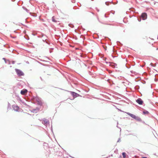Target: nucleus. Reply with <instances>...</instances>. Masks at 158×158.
<instances>
[{
	"label": "nucleus",
	"instance_id": "obj_1",
	"mask_svg": "<svg viewBox=\"0 0 158 158\" xmlns=\"http://www.w3.org/2000/svg\"><path fill=\"white\" fill-rule=\"evenodd\" d=\"M127 114L130 116L131 117L135 119L136 120L138 121H141V118L138 116H136L135 115L131 114L129 112H127Z\"/></svg>",
	"mask_w": 158,
	"mask_h": 158
},
{
	"label": "nucleus",
	"instance_id": "obj_2",
	"mask_svg": "<svg viewBox=\"0 0 158 158\" xmlns=\"http://www.w3.org/2000/svg\"><path fill=\"white\" fill-rule=\"evenodd\" d=\"M15 70L19 76L20 77L24 75V73L21 70L18 69H15Z\"/></svg>",
	"mask_w": 158,
	"mask_h": 158
},
{
	"label": "nucleus",
	"instance_id": "obj_3",
	"mask_svg": "<svg viewBox=\"0 0 158 158\" xmlns=\"http://www.w3.org/2000/svg\"><path fill=\"white\" fill-rule=\"evenodd\" d=\"M147 14L145 13H143L141 15V18L142 19L144 20L146 19L147 18Z\"/></svg>",
	"mask_w": 158,
	"mask_h": 158
},
{
	"label": "nucleus",
	"instance_id": "obj_4",
	"mask_svg": "<svg viewBox=\"0 0 158 158\" xmlns=\"http://www.w3.org/2000/svg\"><path fill=\"white\" fill-rule=\"evenodd\" d=\"M12 107L14 110L17 111L19 109V107L17 105H14L12 106Z\"/></svg>",
	"mask_w": 158,
	"mask_h": 158
},
{
	"label": "nucleus",
	"instance_id": "obj_5",
	"mask_svg": "<svg viewBox=\"0 0 158 158\" xmlns=\"http://www.w3.org/2000/svg\"><path fill=\"white\" fill-rule=\"evenodd\" d=\"M136 102L139 105H142L143 103V101L140 98H139L136 101Z\"/></svg>",
	"mask_w": 158,
	"mask_h": 158
},
{
	"label": "nucleus",
	"instance_id": "obj_6",
	"mask_svg": "<svg viewBox=\"0 0 158 158\" xmlns=\"http://www.w3.org/2000/svg\"><path fill=\"white\" fill-rule=\"evenodd\" d=\"M27 91L26 89H23L21 90L20 92L21 94L22 95H25L27 93Z\"/></svg>",
	"mask_w": 158,
	"mask_h": 158
},
{
	"label": "nucleus",
	"instance_id": "obj_7",
	"mask_svg": "<svg viewBox=\"0 0 158 158\" xmlns=\"http://www.w3.org/2000/svg\"><path fill=\"white\" fill-rule=\"evenodd\" d=\"M40 109V108L37 107L36 109H33L31 110V112L33 113H36L38 111H39Z\"/></svg>",
	"mask_w": 158,
	"mask_h": 158
},
{
	"label": "nucleus",
	"instance_id": "obj_8",
	"mask_svg": "<svg viewBox=\"0 0 158 158\" xmlns=\"http://www.w3.org/2000/svg\"><path fill=\"white\" fill-rule=\"evenodd\" d=\"M71 94L74 97H77L79 95L77 93H76L74 92H71Z\"/></svg>",
	"mask_w": 158,
	"mask_h": 158
},
{
	"label": "nucleus",
	"instance_id": "obj_9",
	"mask_svg": "<svg viewBox=\"0 0 158 158\" xmlns=\"http://www.w3.org/2000/svg\"><path fill=\"white\" fill-rule=\"evenodd\" d=\"M43 121L44 124L47 125L49 123V122L48 120L45 118H44Z\"/></svg>",
	"mask_w": 158,
	"mask_h": 158
},
{
	"label": "nucleus",
	"instance_id": "obj_10",
	"mask_svg": "<svg viewBox=\"0 0 158 158\" xmlns=\"http://www.w3.org/2000/svg\"><path fill=\"white\" fill-rule=\"evenodd\" d=\"M6 63L8 64H10V61H9V60H5V61Z\"/></svg>",
	"mask_w": 158,
	"mask_h": 158
},
{
	"label": "nucleus",
	"instance_id": "obj_11",
	"mask_svg": "<svg viewBox=\"0 0 158 158\" xmlns=\"http://www.w3.org/2000/svg\"><path fill=\"white\" fill-rule=\"evenodd\" d=\"M126 153L125 152L122 153V155L123 156V158H125L126 157Z\"/></svg>",
	"mask_w": 158,
	"mask_h": 158
},
{
	"label": "nucleus",
	"instance_id": "obj_12",
	"mask_svg": "<svg viewBox=\"0 0 158 158\" xmlns=\"http://www.w3.org/2000/svg\"><path fill=\"white\" fill-rule=\"evenodd\" d=\"M143 113L144 114H148L149 113V112L147 110H145L143 112Z\"/></svg>",
	"mask_w": 158,
	"mask_h": 158
},
{
	"label": "nucleus",
	"instance_id": "obj_13",
	"mask_svg": "<svg viewBox=\"0 0 158 158\" xmlns=\"http://www.w3.org/2000/svg\"><path fill=\"white\" fill-rule=\"evenodd\" d=\"M52 20L53 22H56L57 21L56 20V19H55L53 17L52 18Z\"/></svg>",
	"mask_w": 158,
	"mask_h": 158
},
{
	"label": "nucleus",
	"instance_id": "obj_14",
	"mask_svg": "<svg viewBox=\"0 0 158 158\" xmlns=\"http://www.w3.org/2000/svg\"><path fill=\"white\" fill-rule=\"evenodd\" d=\"M69 27H71L72 28H73L74 27L73 25L72 24H69Z\"/></svg>",
	"mask_w": 158,
	"mask_h": 158
},
{
	"label": "nucleus",
	"instance_id": "obj_15",
	"mask_svg": "<svg viewBox=\"0 0 158 158\" xmlns=\"http://www.w3.org/2000/svg\"><path fill=\"white\" fill-rule=\"evenodd\" d=\"M131 72L132 73H133L134 74H135V72H134L132 70V71H131Z\"/></svg>",
	"mask_w": 158,
	"mask_h": 158
},
{
	"label": "nucleus",
	"instance_id": "obj_16",
	"mask_svg": "<svg viewBox=\"0 0 158 158\" xmlns=\"http://www.w3.org/2000/svg\"><path fill=\"white\" fill-rule=\"evenodd\" d=\"M109 2H105V4H106L107 5V6H109Z\"/></svg>",
	"mask_w": 158,
	"mask_h": 158
},
{
	"label": "nucleus",
	"instance_id": "obj_17",
	"mask_svg": "<svg viewBox=\"0 0 158 158\" xmlns=\"http://www.w3.org/2000/svg\"><path fill=\"white\" fill-rule=\"evenodd\" d=\"M42 102H39V104L40 105H42Z\"/></svg>",
	"mask_w": 158,
	"mask_h": 158
},
{
	"label": "nucleus",
	"instance_id": "obj_18",
	"mask_svg": "<svg viewBox=\"0 0 158 158\" xmlns=\"http://www.w3.org/2000/svg\"><path fill=\"white\" fill-rule=\"evenodd\" d=\"M11 62H12V63L13 64H14L15 63V61H12Z\"/></svg>",
	"mask_w": 158,
	"mask_h": 158
},
{
	"label": "nucleus",
	"instance_id": "obj_19",
	"mask_svg": "<svg viewBox=\"0 0 158 158\" xmlns=\"http://www.w3.org/2000/svg\"><path fill=\"white\" fill-rule=\"evenodd\" d=\"M121 140H120V138L118 139V140L117 141V142H119Z\"/></svg>",
	"mask_w": 158,
	"mask_h": 158
},
{
	"label": "nucleus",
	"instance_id": "obj_20",
	"mask_svg": "<svg viewBox=\"0 0 158 158\" xmlns=\"http://www.w3.org/2000/svg\"><path fill=\"white\" fill-rule=\"evenodd\" d=\"M151 65L152 66H155V65H154L152 63H151Z\"/></svg>",
	"mask_w": 158,
	"mask_h": 158
},
{
	"label": "nucleus",
	"instance_id": "obj_21",
	"mask_svg": "<svg viewBox=\"0 0 158 158\" xmlns=\"http://www.w3.org/2000/svg\"><path fill=\"white\" fill-rule=\"evenodd\" d=\"M3 60H4V61H5V60H6V59L5 58H3V59H2Z\"/></svg>",
	"mask_w": 158,
	"mask_h": 158
},
{
	"label": "nucleus",
	"instance_id": "obj_22",
	"mask_svg": "<svg viewBox=\"0 0 158 158\" xmlns=\"http://www.w3.org/2000/svg\"><path fill=\"white\" fill-rule=\"evenodd\" d=\"M25 10L27 12H28V10L27 9H26Z\"/></svg>",
	"mask_w": 158,
	"mask_h": 158
},
{
	"label": "nucleus",
	"instance_id": "obj_23",
	"mask_svg": "<svg viewBox=\"0 0 158 158\" xmlns=\"http://www.w3.org/2000/svg\"><path fill=\"white\" fill-rule=\"evenodd\" d=\"M40 79L41 80V81H43V79H42V78H41V77H40Z\"/></svg>",
	"mask_w": 158,
	"mask_h": 158
},
{
	"label": "nucleus",
	"instance_id": "obj_24",
	"mask_svg": "<svg viewBox=\"0 0 158 158\" xmlns=\"http://www.w3.org/2000/svg\"><path fill=\"white\" fill-rule=\"evenodd\" d=\"M142 158H147L146 157H143Z\"/></svg>",
	"mask_w": 158,
	"mask_h": 158
},
{
	"label": "nucleus",
	"instance_id": "obj_25",
	"mask_svg": "<svg viewBox=\"0 0 158 158\" xmlns=\"http://www.w3.org/2000/svg\"><path fill=\"white\" fill-rule=\"evenodd\" d=\"M104 16H105V17H106H106H106V14H105V15H104Z\"/></svg>",
	"mask_w": 158,
	"mask_h": 158
},
{
	"label": "nucleus",
	"instance_id": "obj_26",
	"mask_svg": "<svg viewBox=\"0 0 158 158\" xmlns=\"http://www.w3.org/2000/svg\"><path fill=\"white\" fill-rule=\"evenodd\" d=\"M99 22H100V23H102V24H104V23H102V22H100L99 20Z\"/></svg>",
	"mask_w": 158,
	"mask_h": 158
},
{
	"label": "nucleus",
	"instance_id": "obj_27",
	"mask_svg": "<svg viewBox=\"0 0 158 158\" xmlns=\"http://www.w3.org/2000/svg\"><path fill=\"white\" fill-rule=\"evenodd\" d=\"M10 105V103H8V105Z\"/></svg>",
	"mask_w": 158,
	"mask_h": 158
}]
</instances>
